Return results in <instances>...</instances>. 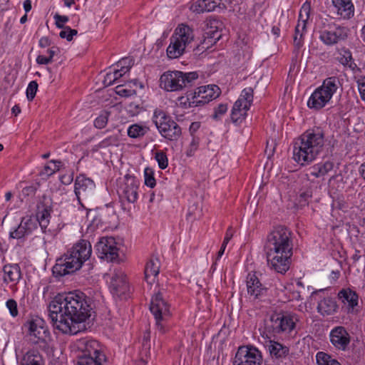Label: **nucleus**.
<instances>
[{"mask_svg":"<svg viewBox=\"0 0 365 365\" xmlns=\"http://www.w3.org/2000/svg\"><path fill=\"white\" fill-rule=\"evenodd\" d=\"M149 130L147 126L139 124H133L128 129V135L132 138H138L144 136Z\"/></svg>","mask_w":365,"mask_h":365,"instance_id":"38","label":"nucleus"},{"mask_svg":"<svg viewBox=\"0 0 365 365\" xmlns=\"http://www.w3.org/2000/svg\"><path fill=\"white\" fill-rule=\"evenodd\" d=\"M42 356L36 349H31L24 356L21 365H43Z\"/></svg>","mask_w":365,"mask_h":365,"instance_id":"35","label":"nucleus"},{"mask_svg":"<svg viewBox=\"0 0 365 365\" xmlns=\"http://www.w3.org/2000/svg\"><path fill=\"white\" fill-rule=\"evenodd\" d=\"M324 145V133L320 128L307 130L293 144V158L301 165L312 162L322 152Z\"/></svg>","mask_w":365,"mask_h":365,"instance_id":"3","label":"nucleus"},{"mask_svg":"<svg viewBox=\"0 0 365 365\" xmlns=\"http://www.w3.org/2000/svg\"><path fill=\"white\" fill-rule=\"evenodd\" d=\"M76 346L81 353L78 356V361H81L82 358H91L99 361H107L101 346L96 340L81 339L78 341Z\"/></svg>","mask_w":365,"mask_h":365,"instance_id":"12","label":"nucleus"},{"mask_svg":"<svg viewBox=\"0 0 365 365\" xmlns=\"http://www.w3.org/2000/svg\"><path fill=\"white\" fill-rule=\"evenodd\" d=\"M95 182L84 175H79L74 182V192L79 204L81 205V197L89 198L95 190Z\"/></svg>","mask_w":365,"mask_h":365,"instance_id":"17","label":"nucleus"},{"mask_svg":"<svg viewBox=\"0 0 365 365\" xmlns=\"http://www.w3.org/2000/svg\"><path fill=\"white\" fill-rule=\"evenodd\" d=\"M123 76V73H120V71L114 70L113 72H110L106 73L103 83L106 86H110L115 83L117 80H118L120 77Z\"/></svg>","mask_w":365,"mask_h":365,"instance_id":"40","label":"nucleus"},{"mask_svg":"<svg viewBox=\"0 0 365 365\" xmlns=\"http://www.w3.org/2000/svg\"><path fill=\"white\" fill-rule=\"evenodd\" d=\"M245 101H243L242 98H239L235 103H234V106L232 107V110H240V111H245V113H247V111L249 109L244 108Z\"/></svg>","mask_w":365,"mask_h":365,"instance_id":"58","label":"nucleus"},{"mask_svg":"<svg viewBox=\"0 0 365 365\" xmlns=\"http://www.w3.org/2000/svg\"><path fill=\"white\" fill-rule=\"evenodd\" d=\"M312 191L310 188L306 189L304 191L300 192L299 195V203L301 206H305L308 205V200L312 197Z\"/></svg>","mask_w":365,"mask_h":365,"instance_id":"47","label":"nucleus"},{"mask_svg":"<svg viewBox=\"0 0 365 365\" xmlns=\"http://www.w3.org/2000/svg\"><path fill=\"white\" fill-rule=\"evenodd\" d=\"M264 250L268 265L284 274L289 269L293 255L292 232L285 226L275 227L267 237Z\"/></svg>","mask_w":365,"mask_h":365,"instance_id":"2","label":"nucleus"},{"mask_svg":"<svg viewBox=\"0 0 365 365\" xmlns=\"http://www.w3.org/2000/svg\"><path fill=\"white\" fill-rule=\"evenodd\" d=\"M341 87L340 80L336 76L325 78L322 84L315 89L307 101V106L310 109L321 110L331 101Z\"/></svg>","mask_w":365,"mask_h":365,"instance_id":"6","label":"nucleus"},{"mask_svg":"<svg viewBox=\"0 0 365 365\" xmlns=\"http://www.w3.org/2000/svg\"><path fill=\"white\" fill-rule=\"evenodd\" d=\"M155 159L158 162L160 169L164 170L168 165V159L166 153L163 150H158L155 153Z\"/></svg>","mask_w":365,"mask_h":365,"instance_id":"42","label":"nucleus"},{"mask_svg":"<svg viewBox=\"0 0 365 365\" xmlns=\"http://www.w3.org/2000/svg\"><path fill=\"white\" fill-rule=\"evenodd\" d=\"M29 333L32 344L41 343L43 344V346L47 345L46 339L48 338L50 333L42 319L36 318L29 322Z\"/></svg>","mask_w":365,"mask_h":365,"instance_id":"15","label":"nucleus"},{"mask_svg":"<svg viewBox=\"0 0 365 365\" xmlns=\"http://www.w3.org/2000/svg\"><path fill=\"white\" fill-rule=\"evenodd\" d=\"M4 282L17 284L21 277V268L17 264H6L3 267Z\"/></svg>","mask_w":365,"mask_h":365,"instance_id":"29","label":"nucleus"},{"mask_svg":"<svg viewBox=\"0 0 365 365\" xmlns=\"http://www.w3.org/2000/svg\"><path fill=\"white\" fill-rule=\"evenodd\" d=\"M240 98H242L245 101L244 108L250 109L253 101V89L252 88H245Z\"/></svg>","mask_w":365,"mask_h":365,"instance_id":"39","label":"nucleus"},{"mask_svg":"<svg viewBox=\"0 0 365 365\" xmlns=\"http://www.w3.org/2000/svg\"><path fill=\"white\" fill-rule=\"evenodd\" d=\"M220 88L216 85L200 86L197 91L187 92L186 97L179 98V101L185 108L202 106L220 96Z\"/></svg>","mask_w":365,"mask_h":365,"instance_id":"9","label":"nucleus"},{"mask_svg":"<svg viewBox=\"0 0 365 365\" xmlns=\"http://www.w3.org/2000/svg\"><path fill=\"white\" fill-rule=\"evenodd\" d=\"M317 365H341V363L331 355L323 351H319L316 355Z\"/></svg>","mask_w":365,"mask_h":365,"instance_id":"37","label":"nucleus"},{"mask_svg":"<svg viewBox=\"0 0 365 365\" xmlns=\"http://www.w3.org/2000/svg\"><path fill=\"white\" fill-rule=\"evenodd\" d=\"M150 310L155 317L157 330L160 334H165L170 328L168 320L170 318V313L169 305L165 301L160 292H158L152 297Z\"/></svg>","mask_w":365,"mask_h":365,"instance_id":"11","label":"nucleus"},{"mask_svg":"<svg viewBox=\"0 0 365 365\" xmlns=\"http://www.w3.org/2000/svg\"><path fill=\"white\" fill-rule=\"evenodd\" d=\"M234 230L232 227H230L226 231L225 236L224 240L222 242V245H226L228 244L230 240L232 239L233 236Z\"/></svg>","mask_w":365,"mask_h":365,"instance_id":"60","label":"nucleus"},{"mask_svg":"<svg viewBox=\"0 0 365 365\" xmlns=\"http://www.w3.org/2000/svg\"><path fill=\"white\" fill-rule=\"evenodd\" d=\"M56 21V26L59 29H63L66 26L64 24L68 21V17L67 16H62L58 14H56L53 16Z\"/></svg>","mask_w":365,"mask_h":365,"instance_id":"53","label":"nucleus"},{"mask_svg":"<svg viewBox=\"0 0 365 365\" xmlns=\"http://www.w3.org/2000/svg\"><path fill=\"white\" fill-rule=\"evenodd\" d=\"M6 305L12 317H16L18 315L19 312L17 309V303L14 299H9L6 302Z\"/></svg>","mask_w":365,"mask_h":365,"instance_id":"51","label":"nucleus"},{"mask_svg":"<svg viewBox=\"0 0 365 365\" xmlns=\"http://www.w3.org/2000/svg\"><path fill=\"white\" fill-rule=\"evenodd\" d=\"M110 289L111 293L118 297L126 294L130 291L126 275L122 270H115L112 274Z\"/></svg>","mask_w":365,"mask_h":365,"instance_id":"20","label":"nucleus"},{"mask_svg":"<svg viewBox=\"0 0 365 365\" xmlns=\"http://www.w3.org/2000/svg\"><path fill=\"white\" fill-rule=\"evenodd\" d=\"M92 253L90 242L81 240L63 256L58 258L52 272L55 277H63L78 270Z\"/></svg>","mask_w":365,"mask_h":365,"instance_id":"4","label":"nucleus"},{"mask_svg":"<svg viewBox=\"0 0 365 365\" xmlns=\"http://www.w3.org/2000/svg\"><path fill=\"white\" fill-rule=\"evenodd\" d=\"M218 24L217 21L210 22V26L205 31L203 41L201 43L202 49H207L209 47L217 43L221 38V34L217 30V26L214 25Z\"/></svg>","mask_w":365,"mask_h":365,"instance_id":"27","label":"nucleus"},{"mask_svg":"<svg viewBox=\"0 0 365 365\" xmlns=\"http://www.w3.org/2000/svg\"><path fill=\"white\" fill-rule=\"evenodd\" d=\"M150 339L149 333H146L143 336V353L142 354H145V356L147 357L148 350L150 349V344H148ZM147 364V358H144V356H142L139 360V365H145Z\"/></svg>","mask_w":365,"mask_h":365,"instance_id":"41","label":"nucleus"},{"mask_svg":"<svg viewBox=\"0 0 365 365\" xmlns=\"http://www.w3.org/2000/svg\"><path fill=\"white\" fill-rule=\"evenodd\" d=\"M144 176L145 184L151 188L154 187L156 182L152 169L149 168H145L144 170Z\"/></svg>","mask_w":365,"mask_h":365,"instance_id":"43","label":"nucleus"},{"mask_svg":"<svg viewBox=\"0 0 365 365\" xmlns=\"http://www.w3.org/2000/svg\"><path fill=\"white\" fill-rule=\"evenodd\" d=\"M329 339L331 344L336 349L346 351L349 349L351 336L344 327L336 326L331 330Z\"/></svg>","mask_w":365,"mask_h":365,"instance_id":"18","label":"nucleus"},{"mask_svg":"<svg viewBox=\"0 0 365 365\" xmlns=\"http://www.w3.org/2000/svg\"><path fill=\"white\" fill-rule=\"evenodd\" d=\"M133 64H134V60L132 58L127 57V58H123L121 60H120L118 62L117 66L123 65V66H126L128 67V68H131V67L133 66Z\"/></svg>","mask_w":365,"mask_h":365,"instance_id":"59","label":"nucleus"},{"mask_svg":"<svg viewBox=\"0 0 365 365\" xmlns=\"http://www.w3.org/2000/svg\"><path fill=\"white\" fill-rule=\"evenodd\" d=\"M198 78L197 72L183 73L179 71L164 73L160 78V86L167 91H178L190 87Z\"/></svg>","mask_w":365,"mask_h":365,"instance_id":"8","label":"nucleus"},{"mask_svg":"<svg viewBox=\"0 0 365 365\" xmlns=\"http://www.w3.org/2000/svg\"><path fill=\"white\" fill-rule=\"evenodd\" d=\"M63 166V163L60 160H50L48 164L44 166L39 175L43 178H48L58 171Z\"/></svg>","mask_w":365,"mask_h":365,"instance_id":"36","label":"nucleus"},{"mask_svg":"<svg viewBox=\"0 0 365 365\" xmlns=\"http://www.w3.org/2000/svg\"><path fill=\"white\" fill-rule=\"evenodd\" d=\"M73 179V174L63 175L61 176L60 180L63 185H69L71 183Z\"/></svg>","mask_w":365,"mask_h":365,"instance_id":"62","label":"nucleus"},{"mask_svg":"<svg viewBox=\"0 0 365 365\" xmlns=\"http://www.w3.org/2000/svg\"><path fill=\"white\" fill-rule=\"evenodd\" d=\"M109 113L104 112L97 117L94 120V126L97 128H103L108 123Z\"/></svg>","mask_w":365,"mask_h":365,"instance_id":"45","label":"nucleus"},{"mask_svg":"<svg viewBox=\"0 0 365 365\" xmlns=\"http://www.w3.org/2000/svg\"><path fill=\"white\" fill-rule=\"evenodd\" d=\"M50 216L51 209L48 207H46L44 205H38L36 217L34 218L38 220V226L39 225L41 227L43 232H46Z\"/></svg>","mask_w":365,"mask_h":365,"instance_id":"33","label":"nucleus"},{"mask_svg":"<svg viewBox=\"0 0 365 365\" xmlns=\"http://www.w3.org/2000/svg\"><path fill=\"white\" fill-rule=\"evenodd\" d=\"M337 309V304L334 299L325 297L321 300L317 305V311L323 316H328L334 314Z\"/></svg>","mask_w":365,"mask_h":365,"instance_id":"32","label":"nucleus"},{"mask_svg":"<svg viewBox=\"0 0 365 365\" xmlns=\"http://www.w3.org/2000/svg\"><path fill=\"white\" fill-rule=\"evenodd\" d=\"M227 110V104H219L217 107L215 108V112L212 115V118L217 120L221 118V117L226 113Z\"/></svg>","mask_w":365,"mask_h":365,"instance_id":"48","label":"nucleus"},{"mask_svg":"<svg viewBox=\"0 0 365 365\" xmlns=\"http://www.w3.org/2000/svg\"><path fill=\"white\" fill-rule=\"evenodd\" d=\"M297 321L295 316L289 313L274 312L264 320L261 335L264 339H272L279 334H289L294 329Z\"/></svg>","mask_w":365,"mask_h":365,"instance_id":"5","label":"nucleus"},{"mask_svg":"<svg viewBox=\"0 0 365 365\" xmlns=\"http://www.w3.org/2000/svg\"><path fill=\"white\" fill-rule=\"evenodd\" d=\"M310 8L309 5L304 4L300 9L299 21L295 27V34L294 36V46L297 49H299L304 43V34L307 29V21L309 17Z\"/></svg>","mask_w":365,"mask_h":365,"instance_id":"19","label":"nucleus"},{"mask_svg":"<svg viewBox=\"0 0 365 365\" xmlns=\"http://www.w3.org/2000/svg\"><path fill=\"white\" fill-rule=\"evenodd\" d=\"M334 163L330 160L318 163L309 168V174L314 178H322L333 170Z\"/></svg>","mask_w":365,"mask_h":365,"instance_id":"31","label":"nucleus"},{"mask_svg":"<svg viewBox=\"0 0 365 365\" xmlns=\"http://www.w3.org/2000/svg\"><path fill=\"white\" fill-rule=\"evenodd\" d=\"M262 353L255 347L240 346L235 354L233 365H262Z\"/></svg>","mask_w":365,"mask_h":365,"instance_id":"13","label":"nucleus"},{"mask_svg":"<svg viewBox=\"0 0 365 365\" xmlns=\"http://www.w3.org/2000/svg\"><path fill=\"white\" fill-rule=\"evenodd\" d=\"M359 91L362 100L365 101V82L359 84Z\"/></svg>","mask_w":365,"mask_h":365,"instance_id":"64","label":"nucleus"},{"mask_svg":"<svg viewBox=\"0 0 365 365\" xmlns=\"http://www.w3.org/2000/svg\"><path fill=\"white\" fill-rule=\"evenodd\" d=\"M107 361H99L91 358H82L81 361H77L76 365H104Z\"/></svg>","mask_w":365,"mask_h":365,"instance_id":"52","label":"nucleus"},{"mask_svg":"<svg viewBox=\"0 0 365 365\" xmlns=\"http://www.w3.org/2000/svg\"><path fill=\"white\" fill-rule=\"evenodd\" d=\"M36 63L40 65H47L51 63V58L43 55H38L36 58Z\"/></svg>","mask_w":365,"mask_h":365,"instance_id":"61","label":"nucleus"},{"mask_svg":"<svg viewBox=\"0 0 365 365\" xmlns=\"http://www.w3.org/2000/svg\"><path fill=\"white\" fill-rule=\"evenodd\" d=\"M267 347L272 359L282 362L289 354V348L278 341L267 339Z\"/></svg>","mask_w":365,"mask_h":365,"instance_id":"25","label":"nucleus"},{"mask_svg":"<svg viewBox=\"0 0 365 365\" xmlns=\"http://www.w3.org/2000/svg\"><path fill=\"white\" fill-rule=\"evenodd\" d=\"M152 120L160 135L165 139L175 141L181 136L180 125L163 110L155 109Z\"/></svg>","mask_w":365,"mask_h":365,"instance_id":"10","label":"nucleus"},{"mask_svg":"<svg viewBox=\"0 0 365 365\" xmlns=\"http://www.w3.org/2000/svg\"><path fill=\"white\" fill-rule=\"evenodd\" d=\"M246 115H247V113H245V110L242 112L240 110H232L230 117H231V120L233 123H240L242 121V120H244L245 118Z\"/></svg>","mask_w":365,"mask_h":365,"instance_id":"49","label":"nucleus"},{"mask_svg":"<svg viewBox=\"0 0 365 365\" xmlns=\"http://www.w3.org/2000/svg\"><path fill=\"white\" fill-rule=\"evenodd\" d=\"M128 111L131 115H136L143 110V107L138 102H130L128 106Z\"/></svg>","mask_w":365,"mask_h":365,"instance_id":"50","label":"nucleus"},{"mask_svg":"<svg viewBox=\"0 0 365 365\" xmlns=\"http://www.w3.org/2000/svg\"><path fill=\"white\" fill-rule=\"evenodd\" d=\"M247 294L250 298L257 299L267 294V289L262 284L255 273H249L246 279Z\"/></svg>","mask_w":365,"mask_h":365,"instance_id":"24","label":"nucleus"},{"mask_svg":"<svg viewBox=\"0 0 365 365\" xmlns=\"http://www.w3.org/2000/svg\"><path fill=\"white\" fill-rule=\"evenodd\" d=\"M337 14L344 19H349L354 16V6L351 0H332Z\"/></svg>","mask_w":365,"mask_h":365,"instance_id":"28","label":"nucleus"},{"mask_svg":"<svg viewBox=\"0 0 365 365\" xmlns=\"http://www.w3.org/2000/svg\"><path fill=\"white\" fill-rule=\"evenodd\" d=\"M160 271V262L157 257H152L145 267V279L148 284H152Z\"/></svg>","mask_w":365,"mask_h":365,"instance_id":"30","label":"nucleus"},{"mask_svg":"<svg viewBox=\"0 0 365 365\" xmlns=\"http://www.w3.org/2000/svg\"><path fill=\"white\" fill-rule=\"evenodd\" d=\"M173 36L186 48H188L194 40L193 30L190 26L183 24L176 28Z\"/></svg>","mask_w":365,"mask_h":365,"instance_id":"26","label":"nucleus"},{"mask_svg":"<svg viewBox=\"0 0 365 365\" xmlns=\"http://www.w3.org/2000/svg\"><path fill=\"white\" fill-rule=\"evenodd\" d=\"M48 316L54 329L74 335L84 330L91 316L92 299L81 292L58 294L49 303Z\"/></svg>","mask_w":365,"mask_h":365,"instance_id":"1","label":"nucleus"},{"mask_svg":"<svg viewBox=\"0 0 365 365\" xmlns=\"http://www.w3.org/2000/svg\"><path fill=\"white\" fill-rule=\"evenodd\" d=\"M38 230V220L32 217H23L19 226L10 232L11 238L21 240L34 234Z\"/></svg>","mask_w":365,"mask_h":365,"instance_id":"21","label":"nucleus"},{"mask_svg":"<svg viewBox=\"0 0 365 365\" xmlns=\"http://www.w3.org/2000/svg\"><path fill=\"white\" fill-rule=\"evenodd\" d=\"M139 185L140 182L135 177L125 175L123 182L118 190L120 197L125 199L129 203L135 202L138 196Z\"/></svg>","mask_w":365,"mask_h":365,"instance_id":"16","label":"nucleus"},{"mask_svg":"<svg viewBox=\"0 0 365 365\" xmlns=\"http://www.w3.org/2000/svg\"><path fill=\"white\" fill-rule=\"evenodd\" d=\"M338 297L346 306L349 314H357L359 312V295L355 291L350 288L342 289L339 292Z\"/></svg>","mask_w":365,"mask_h":365,"instance_id":"22","label":"nucleus"},{"mask_svg":"<svg viewBox=\"0 0 365 365\" xmlns=\"http://www.w3.org/2000/svg\"><path fill=\"white\" fill-rule=\"evenodd\" d=\"M187 48L179 42V40L173 37L170 38V43L167 48V56L170 58H177L181 56Z\"/></svg>","mask_w":365,"mask_h":365,"instance_id":"34","label":"nucleus"},{"mask_svg":"<svg viewBox=\"0 0 365 365\" xmlns=\"http://www.w3.org/2000/svg\"><path fill=\"white\" fill-rule=\"evenodd\" d=\"M38 89V83L35 81H31L26 88V97L29 101H33Z\"/></svg>","mask_w":365,"mask_h":365,"instance_id":"46","label":"nucleus"},{"mask_svg":"<svg viewBox=\"0 0 365 365\" xmlns=\"http://www.w3.org/2000/svg\"><path fill=\"white\" fill-rule=\"evenodd\" d=\"M352 60V55L349 50H343V54L340 58V63L343 65H347Z\"/></svg>","mask_w":365,"mask_h":365,"instance_id":"56","label":"nucleus"},{"mask_svg":"<svg viewBox=\"0 0 365 365\" xmlns=\"http://www.w3.org/2000/svg\"><path fill=\"white\" fill-rule=\"evenodd\" d=\"M96 250L98 257L102 259L115 262L118 259V248L112 237H101L96 245Z\"/></svg>","mask_w":365,"mask_h":365,"instance_id":"14","label":"nucleus"},{"mask_svg":"<svg viewBox=\"0 0 365 365\" xmlns=\"http://www.w3.org/2000/svg\"><path fill=\"white\" fill-rule=\"evenodd\" d=\"M63 30L60 32L59 36L61 38H66L68 41H71L73 36L77 35L78 31L72 29L69 26H66L62 29Z\"/></svg>","mask_w":365,"mask_h":365,"instance_id":"44","label":"nucleus"},{"mask_svg":"<svg viewBox=\"0 0 365 365\" xmlns=\"http://www.w3.org/2000/svg\"><path fill=\"white\" fill-rule=\"evenodd\" d=\"M198 145H199V138L192 137V141L190 144V147L186 152V154L188 157H191L194 155L195 151L198 148Z\"/></svg>","mask_w":365,"mask_h":365,"instance_id":"54","label":"nucleus"},{"mask_svg":"<svg viewBox=\"0 0 365 365\" xmlns=\"http://www.w3.org/2000/svg\"><path fill=\"white\" fill-rule=\"evenodd\" d=\"M118 143V138L116 136H110L105 138L99 143L101 148H106L110 145H116Z\"/></svg>","mask_w":365,"mask_h":365,"instance_id":"55","label":"nucleus"},{"mask_svg":"<svg viewBox=\"0 0 365 365\" xmlns=\"http://www.w3.org/2000/svg\"><path fill=\"white\" fill-rule=\"evenodd\" d=\"M36 192V187L34 185H30L25 187L21 190V195L24 197H29V196H34Z\"/></svg>","mask_w":365,"mask_h":365,"instance_id":"57","label":"nucleus"},{"mask_svg":"<svg viewBox=\"0 0 365 365\" xmlns=\"http://www.w3.org/2000/svg\"><path fill=\"white\" fill-rule=\"evenodd\" d=\"M51 39L46 36H43V37L41 38L39 40V42H38V45L41 48L48 47V46H51Z\"/></svg>","mask_w":365,"mask_h":365,"instance_id":"63","label":"nucleus"},{"mask_svg":"<svg viewBox=\"0 0 365 365\" xmlns=\"http://www.w3.org/2000/svg\"><path fill=\"white\" fill-rule=\"evenodd\" d=\"M318 32L319 40L326 46H331L345 41L349 36V29L324 19L319 25Z\"/></svg>","mask_w":365,"mask_h":365,"instance_id":"7","label":"nucleus"},{"mask_svg":"<svg viewBox=\"0 0 365 365\" xmlns=\"http://www.w3.org/2000/svg\"><path fill=\"white\" fill-rule=\"evenodd\" d=\"M228 3L230 0H198L192 5L191 9L198 14L210 12L216 9L225 10Z\"/></svg>","mask_w":365,"mask_h":365,"instance_id":"23","label":"nucleus"}]
</instances>
